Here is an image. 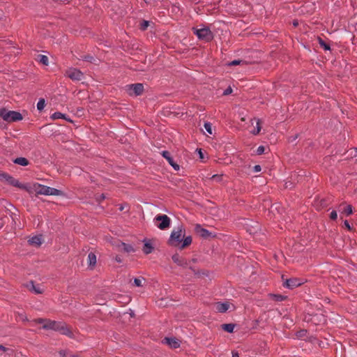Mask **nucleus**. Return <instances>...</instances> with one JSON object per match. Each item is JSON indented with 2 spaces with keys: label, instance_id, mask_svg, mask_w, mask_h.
Masks as SVG:
<instances>
[{
  "label": "nucleus",
  "instance_id": "nucleus-7",
  "mask_svg": "<svg viewBox=\"0 0 357 357\" xmlns=\"http://www.w3.org/2000/svg\"><path fill=\"white\" fill-rule=\"evenodd\" d=\"M0 180L20 189H23L24 188L23 183H21L18 180L4 172H0Z\"/></svg>",
  "mask_w": 357,
  "mask_h": 357
},
{
  "label": "nucleus",
  "instance_id": "nucleus-13",
  "mask_svg": "<svg viewBox=\"0 0 357 357\" xmlns=\"http://www.w3.org/2000/svg\"><path fill=\"white\" fill-rule=\"evenodd\" d=\"M162 155L167 160L169 164L176 171L179 170L180 167L178 164H176L173 158L171 157L169 153L167 151H163L162 152Z\"/></svg>",
  "mask_w": 357,
  "mask_h": 357
},
{
  "label": "nucleus",
  "instance_id": "nucleus-53",
  "mask_svg": "<svg viewBox=\"0 0 357 357\" xmlns=\"http://www.w3.org/2000/svg\"><path fill=\"white\" fill-rule=\"evenodd\" d=\"M2 227V225L0 224V229Z\"/></svg>",
  "mask_w": 357,
  "mask_h": 357
},
{
  "label": "nucleus",
  "instance_id": "nucleus-51",
  "mask_svg": "<svg viewBox=\"0 0 357 357\" xmlns=\"http://www.w3.org/2000/svg\"><path fill=\"white\" fill-rule=\"evenodd\" d=\"M241 121H245V117H242V118H241Z\"/></svg>",
  "mask_w": 357,
  "mask_h": 357
},
{
  "label": "nucleus",
  "instance_id": "nucleus-50",
  "mask_svg": "<svg viewBox=\"0 0 357 357\" xmlns=\"http://www.w3.org/2000/svg\"><path fill=\"white\" fill-rule=\"evenodd\" d=\"M100 197H101V199H104L105 198V195H104L103 194H102V195H100Z\"/></svg>",
  "mask_w": 357,
  "mask_h": 357
},
{
  "label": "nucleus",
  "instance_id": "nucleus-25",
  "mask_svg": "<svg viewBox=\"0 0 357 357\" xmlns=\"http://www.w3.org/2000/svg\"><path fill=\"white\" fill-rule=\"evenodd\" d=\"M235 309V306L234 304L229 303V301H225V312L227 311H232Z\"/></svg>",
  "mask_w": 357,
  "mask_h": 357
},
{
  "label": "nucleus",
  "instance_id": "nucleus-44",
  "mask_svg": "<svg viewBox=\"0 0 357 357\" xmlns=\"http://www.w3.org/2000/svg\"><path fill=\"white\" fill-rule=\"evenodd\" d=\"M232 357H240V356L237 351H232Z\"/></svg>",
  "mask_w": 357,
  "mask_h": 357
},
{
  "label": "nucleus",
  "instance_id": "nucleus-2",
  "mask_svg": "<svg viewBox=\"0 0 357 357\" xmlns=\"http://www.w3.org/2000/svg\"><path fill=\"white\" fill-rule=\"evenodd\" d=\"M23 189L26 190L30 194H35L36 195H54L59 196L63 193L61 190L54 188L46 186L38 183L24 184Z\"/></svg>",
  "mask_w": 357,
  "mask_h": 357
},
{
  "label": "nucleus",
  "instance_id": "nucleus-16",
  "mask_svg": "<svg viewBox=\"0 0 357 357\" xmlns=\"http://www.w3.org/2000/svg\"><path fill=\"white\" fill-rule=\"evenodd\" d=\"M144 253L146 255L150 254L153 250V247L149 240H144V247L142 249Z\"/></svg>",
  "mask_w": 357,
  "mask_h": 357
},
{
  "label": "nucleus",
  "instance_id": "nucleus-52",
  "mask_svg": "<svg viewBox=\"0 0 357 357\" xmlns=\"http://www.w3.org/2000/svg\"><path fill=\"white\" fill-rule=\"evenodd\" d=\"M355 155H356V156L357 155V149H356V153H355Z\"/></svg>",
  "mask_w": 357,
  "mask_h": 357
},
{
  "label": "nucleus",
  "instance_id": "nucleus-5",
  "mask_svg": "<svg viewBox=\"0 0 357 357\" xmlns=\"http://www.w3.org/2000/svg\"><path fill=\"white\" fill-rule=\"evenodd\" d=\"M193 31L198 38L204 43H208L213 38V34L207 27L193 28Z\"/></svg>",
  "mask_w": 357,
  "mask_h": 357
},
{
  "label": "nucleus",
  "instance_id": "nucleus-6",
  "mask_svg": "<svg viewBox=\"0 0 357 357\" xmlns=\"http://www.w3.org/2000/svg\"><path fill=\"white\" fill-rule=\"evenodd\" d=\"M153 222L155 225L161 230H165L169 227L171 220L167 215H157Z\"/></svg>",
  "mask_w": 357,
  "mask_h": 357
},
{
  "label": "nucleus",
  "instance_id": "nucleus-17",
  "mask_svg": "<svg viewBox=\"0 0 357 357\" xmlns=\"http://www.w3.org/2000/svg\"><path fill=\"white\" fill-rule=\"evenodd\" d=\"M29 243L32 245L38 247L42 244V237L41 236H33L29 240Z\"/></svg>",
  "mask_w": 357,
  "mask_h": 357
},
{
  "label": "nucleus",
  "instance_id": "nucleus-34",
  "mask_svg": "<svg viewBox=\"0 0 357 357\" xmlns=\"http://www.w3.org/2000/svg\"><path fill=\"white\" fill-rule=\"evenodd\" d=\"M172 260L176 263V264H180L181 262V260H180V257L178 255H174L172 256Z\"/></svg>",
  "mask_w": 357,
  "mask_h": 357
},
{
  "label": "nucleus",
  "instance_id": "nucleus-41",
  "mask_svg": "<svg viewBox=\"0 0 357 357\" xmlns=\"http://www.w3.org/2000/svg\"><path fill=\"white\" fill-rule=\"evenodd\" d=\"M261 166H260V165H255V166L254 167V170H255V172H260V171H261Z\"/></svg>",
  "mask_w": 357,
  "mask_h": 357
},
{
  "label": "nucleus",
  "instance_id": "nucleus-35",
  "mask_svg": "<svg viewBox=\"0 0 357 357\" xmlns=\"http://www.w3.org/2000/svg\"><path fill=\"white\" fill-rule=\"evenodd\" d=\"M265 148L263 146H259L257 149V153L258 155H261L264 153Z\"/></svg>",
  "mask_w": 357,
  "mask_h": 357
},
{
  "label": "nucleus",
  "instance_id": "nucleus-46",
  "mask_svg": "<svg viewBox=\"0 0 357 357\" xmlns=\"http://www.w3.org/2000/svg\"><path fill=\"white\" fill-rule=\"evenodd\" d=\"M0 350L4 352V351H6L8 349L7 348H6L5 347L2 346V345H0Z\"/></svg>",
  "mask_w": 357,
  "mask_h": 357
},
{
  "label": "nucleus",
  "instance_id": "nucleus-22",
  "mask_svg": "<svg viewBox=\"0 0 357 357\" xmlns=\"http://www.w3.org/2000/svg\"><path fill=\"white\" fill-rule=\"evenodd\" d=\"M14 162L21 166H26L29 165L28 160L23 157L17 158L14 160Z\"/></svg>",
  "mask_w": 357,
  "mask_h": 357
},
{
  "label": "nucleus",
  "instance_id": "nucleus-39",
  "mask_svg": "<svg viewBox=\"0 0 357 357\" xmlns=\"http://www.w3.org/2000/svg\"><path fill=\"white\" fill-rule=\"evenodd\" d=\"M212 179H214V180H219L220 181L222 179V175H217V174H215L213 175L212 177H211Z\"/></svg>",
  "mask_w": 357,
  "mask_h": 357
},
{
  "label": "nucleus",
  "instance_id": "nucleus-38",
  "mask_svg": "<svg viewBox=\"0 0 357 357\" xmlns=\"http://www.w3.org/2000/svg\"><path fill=\"white\" fill-rule=\"evenodd\" d=\"M317 40H318L319 45H328L327 43H326V42L321 38H320L319 36H317Z\"/></svg>",
  "mask_w": 357,
  "mask_h": 357
},
{
  "label": "nucleus",
  "instance_id": "nucleus-33",
  "mask_svg": "<svg viewBox=\"0 0 357 357\" xmlns=\"http://www.w3.org/2000/svg\"><path fill=\"white\" fill-rule=\"evenodd\" d=\"M337 214L336 211H332L331 212V214H330V218H331V220H336V219H337Z\"/></svg>",
  "mask_w": 357,
  "mask_h": 357
},
{
  "label": "nucleus",
  "instance_id": "nucleus-3",
  "mask_svg": "<svg viewBox=\"0 0 357 357\" xmlns=\"http://www.w3.org/2000/svg\"><path fill=\"white\" fill-rule=\"evenodd\" d=\"M39 323H44L43 328L46 329H52L54 331H58L63 334L68 335L69 330L67 328L66 326L61 322H56L51 320H43L39 319Z\"/></svg>",
  "mask_w": 357,
  "mask_h": 357
},
{
  "label": "nucleus",
  "instance_id": "nucleus-37",
  "mask_svg": "<svg viewBox=\"0 0 357 357\" xmlns=\"http://www.w3.org/2000/svg\"><path fill=\"white\" fill-rule=\"evenodd\" d=\"M232 93V89L230 86H229L226 89H225V96L231 94Z\"/></svg>",
  "mask_w": 357,
  "mask_h": 357
},
{
  "label": "nucleus",
  "instance_id": "nucleus-26",
  "mask_svg": "<svg viewBox=\"0 0 357 357\" xmlns=\"http://www.w3.org/2000/svg\"><path fill=\"white\" fill-rule=\"evenodd\" d=\"M235 326L236 325L234 324H225V331H227L228 333H232L234 331Z\"/></svg>",
  "mask_w": 357,
  "mask_h": 357
},
{
  "label": "nucleus",
  "instance_id": "nucleus-20",
  "mask_svg": "<svg viewBox=\"0 0 357 357\" xmlns=\"http://www.w3.org/2000/svg\"><path fill=\"white\" fill-rule=\"evenodd\" d=\"M36 61H38L39 63L48 66L49 64V59L48 57L46 55L44 54H38L36 57Z\"/></svg>",
  "mask_w": 357,
  "mask_h": 357
},
{
  "label": "nucleus",
  "instance_id": "nucleus-40",
  "mask_svg": "<svg viewBox=\"0 0 357 357\" xmlns=\"http://www.w3.org/2000/svg\"><path fill=\"white\" fill-rule=\"evenodd\" d=\"M300 24V22L299 20H294L292 21V25L294 26V27H297Z\"/></svg>",
  "mask_w": 357,
  "mask_h": 357
},
{
  "label": "nucleus",
  "instance_id": "nucleus-31",
  "mask_svg": "<svg viewBox=\"0 0 357 357\" xmlns=\"http://www.w3.org/2000/svg\"><path fill=\"white\" fill-rule=\"evenodd\" d=\"M241 63H245V62L243 60H240V59H236V60H234L231 62H229L227 63V65L228 66H236V65H239Z\"/></svg>",
  "mask_w": 357,
  "mask_h": 357
},
{
  "label": "nucleus",
  "instance_id": "nucleus-43",
  "mask_svg": "<svg viewBox=\"0 0 357 357\" xmlns=\"http://www.w3.org/2000/svg\"><path fill=\"white\" fill-rule=\"evenodd\" d=\"M218 309L220 312H222L223 310V303L219 304L218 306Z\"/></svg>",
  "mask_w": 357,
  "mask_h": 357
},
{
  "label": "nucleus",
  "instance_id": "nucleus-18",
  "mask_svg": "<svg viewBox=\"0 0 357 357\" xmlns=\"http://www.w3.org/2000/svg\"><path fill=\"white\" fill-rule=\"evenodd\" d=\"M195 230L201 236L204 238H207L211 236V233L208 230L201 227L200 225H197L195 227Z\"/></svg>",
  "mask_w": 357,
  "mask_h": 357
},
{
  "label": "nucleus",
  "instance_id": "nucleus-47",
  "mask_svg": "<svg viewBox=\"0 0 357 357\" xmlns=\"http://www.w3.org/2000/svg\"><path fill=\"white\" fill-rule=\"evenodd\" d=\"M199 157H200L201 158H204V156H203V153H202V152L201 151V150H199Z\"/></svg>",
  "mask_w": 357,
  "mask_h": 357
},
{
  "label": "nucleus",
  "instance_id": "nucleus-28",
  "mask_svg": "<svg viewBox=\"0 0 357 357\" xmlns=\"http://www.w3.org/2000/svg\"><path fill=\"white\" fill-rule=\"evenodd\" d=\"M121 249H123L124 251H126L127 252L133 251V248L131 245H127L124 243H121Z\"/></svg>",
  "mask_w": 357,
  "mask_h": 357
},
{
  "label": "nucleus",
  "instance_id": "nucleus-12",
  "mask_svg": "<svg viewBox=\"0 0 357 357\" xmlns=\"http://www.w3.org/2000/svg\"><path fill=\"white\" fill-rule=\"evenodd\" d=\"M163 342L173 349H176L180 347V341L176 337H165L163 340Z\"/></svg>",
  "mask_w": 357,
  "mask_h": 357
},
{
  "label": "nucleus",
  "instance_id": "nucleus-4",
  "mask_svg": "<svg viewBox=\"0 0 357 357\" xmlns=\"http://www.w3.org/2000/svg\"><path fill=\"white\" fill-rule=\"evenodd\" d=\"M0 116L7 122L18 121L22 119V116L20 112L8 111L6 109H0Z\"/></svg>",
  "mask_w": 357,
  "mask_h": 357
},
{
  "label": "nucleus",
  "instance_id": "nucleus-9",
  "mask_svg": "<svg viewBox=\"0 0 357 357\" xmlns=\"http://www.w3.org/2000/svg\"><path fill=\"white\" fill-rule=\"evenodd\" d=\"M65 75L73 81H80L84 79L83 73L75 68H68L66 71Z\"/></svg>",
  "mask_w": 357,
  "mask_h": 357
},
{
  "label": "nucleus",
  "instance_id": "nucleus-21",
  "mask_svg": "<svg viewBox=\"0 0 357 357\" xmlns=\"http://www.w3.org/2000/svg\"><path fill=\"white\" fill-rule=\"evenodd\" d=\"M96 264V256L94 253L90 252L88 255V264L91 267H93Z\"/></svg>",
  "mask_w": 357,
  "mask_h": 357
},
{
  "label": "nucleus",
  "instance_id": "nucleus-27",
  "mask_svg": "<svg viewBox=\"0 0 357 357\" xmlns=\"http://www.w3.org/2000/svg\"><path fill=\"white\" fill-rule=\"evenodd\" d=\"M271 298L276 301H282L286 299V296L278 294H271Z\"/></svg>",
  "mask_w": 357,
  "mask_h": 357
},
{
  "label": "nucleus",
  "instance_id": "nucleus-49",
  "mask_svg": "<svg viewBox=\"0 0 357 357\" xmlns=\"http://www.w3.org/2000/svg\"><path fill=\"white\" fill-rule=\"evenodd\" d=\"M116 260L118 262H121V259H120V258H118V257H116Z\"/></svg>",
  "mask_w": 357,
  "mask_h": 357
},
{
  "label": "nucleus",
  "instance_id": "nucleus-19",
  "mask_svg": "<svg viewBox=\"0 0 357 357\" xmlns=\"http://www.w3.org/2000/svg\"><path fill=\"white\" fill-rule=\"evenodd\" d=\"M27 287L30 291L36 294H40L43 291L41 288L39 286H36L32 281L29 282V284L27 285Z\"/></svg>",
  "mask_w": 357,
  "mask_h": 357
},
{
  "label": "nucleus",
  "instance_id": "nucleus-23",
  "mask_svg": "<svg viewBox=\"0 0 357 357\" xmlns=\"http://www.w3.org/2000/svg\"><path fill=\"white\" fill-rule=\"evenodd\" d=\"M253 120L256 121L257 126H256V128L254 130H251L250 132L254 135H257L259 133L261 128V122L259 119H254Z\"/></svg>",
  "mask_w": 357,
  "mask_h": 357
},
{
  "label": "nucleus",
  "instance_id": "nucleus-14",
  "mask_svg": "<svg viewBox=\"0 0 357 357\" xmlns=\"http://www.w3.org/2000/svg\"><path fill=\"white\" fill-rule=\"evenodd\" d=\"M338 210L342 213H345L347 215H350L353 213L352 206L350 204H345L344 203H342L338 206Z\"/></svg>",
  "mask_w": 357,
  "mask_h": 357
},
{
  "label": "nucleus",
  "instance_id": "nucleus-45",
  "mask_svg": "<svg viewBox=\"0 0 357 357\" xmlns=\"http://www.w3.org/2000/svg\"><path fill=\"white\" fill-rule=\"evenodd\" d=\"M321 47L324 48V51H331V46H321Z\"/></svg>",
  "mask_w": 357,
  "mask_h": 357
},
{
  "label": "nucleus",
  "instance_id": "nucleus-1",
  "mask_svg": "<svg viewBox=\"0 0 357 357\" xmlns=\"http://www.w3.org/2000/svg\"><path fill=\"white\" fill-rule=\"evenodd\" d=\"M191 243L192 237L190 236H185V229L181 225L172 230L169 238V245L178 247L180 249L190 245Z\"/></svg>",
  "mask_w": 357,
  "mask_h": 357
},
{
  "label": "nucleus",
  "instance_id": "nucleus-24",
  "mask_svg": "<svg viewBox=\"0 0 357 357\" xmlns=\"http://www.w3.org/2000/svg\"><path fill=\"white\" fill-rule=\"evenodd\" d=\"M145 282L144 278H136L133 280V285L135 287H142Z\"/></svg>",
  "mask_w": 357,
  "mask_h": 357
},
{
  "label": "nucleus",
  "instance_id": "nucleus-15",
  "mask_svg": "<svg viewBox=\"0 0 357 357\" xmlns=\"http://www.w3.org/2000/svg\"><path fill=\"white\" fill-rule=\"evenodd\" d=\"M154 23L152 22V21H149V20H140L139 22V28L141 31H146L147 30L149 27L153 29V27H154Z\"/></svg>",
  "mask_w": 357,
  "mask_h": 357
},
{
  "label": "nucleus",
  "instance_id": "nucleus-29",
  "mask_svg": "<svg viewBox=\"0 0 357 357\" xmlns=\"http://www.w3.org/2000/svg\"><path fill=\"white\" fill-rule=\"evenodd\" d=\"M45 100L43 99V98L40 99L38 100V102H37V109H38V110L42 111L45 108Z\"/></svg>",
  "mask_w": 357,
  "mask_h": 357
},
{
  "label": "nucleus",
  "instance_id": "nucleus-10",
  "mask_svg": "<svg viewBox=\"0 0 357 357\" xmlns=\"http://www.w3.org/2000/svg\"><path fill=\"white\" fill-rule=\"evenodd\" d=\"M303 283V281L301 279L296 278H292L286 281L284 283V286L289 289H294L295 287H299Z\"/></svg>",
  "mask_w": 357,
  "mask_h": 357
},
{
  "label": "nucleus",
  "instance_id": "nucleus-32",
  "mask_svg": "<svg viewBox=\"0 0 357 357\" xmlns=\"http://www.w3.org/2000/svg\"><path fill=\"white\" fill-rule=\"evenodd\" d=\"M204 128H205L206 131L208 134L211 135L212 134L211 124L210 123L206 122V123H204Z\"/></svg>",
  "mask_w": 357,
  "mask_h": 357
},
{
  "label": "nucleus",
  "instance_id": "nucleus-8",
  "mask_svg": "<svg viewBox=\"0 0 357 357\" xmlns=\"http://www.w3.org/2000/svg\"><path fill=\"white\" fill-rule=\"evenodd\" d=\"M126 91L131 96H139L144 91V85L140 83L128 84L126 86Z\"/></svg>",
  "mask_w": 357,
  "mask_h": 357
},
{
  "label": "nucleus",
  "instance_id": "nucleus-54",
  "mask_svg": "<svg viewBox=\"0 0 357 357\" xmlns=\"http://www.w3.org/2000/svg\"><path fill=\"white\" fill-rule=\"evenodd\" d=\"M73 357H77V356H73Z\"/></svg>",
  "mask_w": 357,
  "mask_h": 357
},
{
  "label": "nucleus",
  "instance_id": "nucleus-36",
  "mask_svg": "<svg viewBox=\"0 0 357 357\" xmlns=\"http://www.w3.org/2000/svg\"><path fill=\"white\" fill-rule=\"evenodd\" d=\"M18 319L22 321H26L27 318L24 314H18Z\"/></svg>",
  "mask_w": 357,
  "mask_h": 357
},
{
  "label": "nucleus",
  "instance_id": "nucleus-30",
  "mask_svg": "<svg viewBox=\"0 0 357 357\" xmlns=\"http://www.w3.org/2000/svg\"><path fill=\"white\" fill-rule=\"evenodd\" d=\"M51 118L52 119H65V114L61 112H54L52 114Z\"/></svg>",
  "mask_w": 357,
  "mask_h": 357
},
{
  "label": "nucleus",
  "instance_id": "nucleus-42",
  "mask_svg": "<svg viewBox=\"0 0 357 357\" xmlns=\"http://www.w3.org/2000/svg\"><path fill=\"white\" fill-rule=\"evenodd\" d=\"M344 225L349 230H351V226L347 220H344Z\"/></svg>",
  "mask_w": 357,
  "mask_h": 357
},
{
  "label": "nucleus",
  "instance_id": "nucleus-11",
  "mask_svg": "<svg viewBox=\"0 0 357 357\" xmlns=\"http://www.w3.org/2000/svg\"><path fill=\"white\" fill-rule=\"evenodd\" d=\"M246 226L247 231L250 234H255L259 229V225L258 222H253L252 220H247L245 223Z\"/></svg>",
  "mask_w": 357,
  "mask_h": 357
},
{
  "label": "nucleus",
  "instance_id": "nucleus-48",
  "mask_svg": "<svg viewBox=\"0 0 357 357\" xmlns=\"http://www.w3.org/2000/svg\"><path fill=\"white\" fill-rule=\"evenodd\" d=\"M93 59L92 57H89H89H85L84 59L86 60V61H91V59Z\"/></svg>",
  "mask_w": 357,
  "mask_h": 357
}]
</instances>
